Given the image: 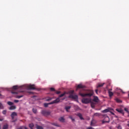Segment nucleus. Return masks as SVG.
Returning <instances> with one entry per match:
<instances>
[{
	"label": "nucleus",
	"instance_id": "34",
	"mask_svg": "<svg viewBox=\"0 0 129 129\" xmlns=\"http://www.w3.org/2000/svg\"><path fill=\"white\" fill-rule=\"evenodd\" d=\"M99 115H100V114L99 113H95L94 114V116H99Z\"/></svg>",
	"mask_w": 129,
	"mask_h": 129
},
{
	"label": "nucleus",
	"instance_id": "10",
	"mask_svg": "<svg viewBox=\"0 0 129 129\" xmlns=\"http://www.w3.org/2000/svg\"><path fill=\"white\" fill-rule=\"evenodd\" d=\"M80 88H82V89H83V88H85V87L84 86L82 85V84H79L77 86L76 90H77V89H80Z\"/></svg>",
	"mask_w": 129,
	"mask_h": 129
},
{
	"label": "nucleus",
	"instance_id": "13",
	"mask_svg": "<svg viewBox=\"0 0 129 129\" xmlns=\"http://www.w3.org/2000/svg\"><path fill=\"white\" fill-rule=\"evenodd\" d=\"M59 121H60L61 122H65V119L64 118V117H60L59 118Z\"/></svg>",
	"mask_w": 129,
	"mask_h": 129
},
{
	"label": "nucleus",
	"instance_id": "38",
	"mask_svg": "<svg viewBox=\"0 0 129 129\" xmlns=\"http://www.w3.org/2000/svg\"><path fill=\"white\" fill-rule=\"evenodd\" d=\"M2 113H3V114H7V110H3Z\"/></svg>",
	"mask_w": 129,
	"mask_h": 129
},
{
	"label": "nucleus",
	"instance_id": "8",
	"mask_svg": "<svg viewBox=\"0 0 129 129\" xmlns=\"http://www.w3.org/2000/svg\"><path fill=\"white\" fill-rule=\"evenodd\" d=\"M28 89H30L32 90H35L36 88L35 87V85H30L28 86Z\"/></svg>",
	"mask_w": 129,
	"mask_h": 129
},
{
	"label": "nucleus",
	"instance_id": "23",
	"mask_svg": "<svg viewBox=\"0 0 129 129\" xmlns=\"http://www.w3.org/2000/svg\"><path fill=\"white\" fill-rule=\"evenodd\" d=\"M29 126L31 129H33V127H34V124L30 123L29 124Z\"/></svg>",
	"mask_w": 129,
	"mask_h": 129
},
{
	"label": "nucleus",
	"instance_id": "53",
	"mask_svg": "<svg viewBox=\"0 0 129 129\" xmlns=\"http://www.w3.org/2000/svg\"><path fill=\"white\" fill-rule=\"evenodd\" d=\"M64 99H65V98L62 99V100H64Z\"/></svg>",
	"mask_w": 129,
	"mask_h": 129
},
{
	"label": "nucleus",
	"instance_id": "20",
	"mask_svg": "<svg viewBox=\"0 0 129 129\" xmlns=\"http://www.w3.org/2000/svg\"><path fill=\"white\" fill-rule=\"evenodd\" d=\"M65 94H66V93H63L59 95L58 98H59V99H60V98L63 97V96H64V95H65Z\"/></svg>",
	"mask_w": 129,
	"mask_h": 129
},
{
	"label": "nucleus",
	"instance_id": "7",
	"mask_svg": "<svg viewBox=\"0 0 129 129\" xmlns=\"http://www.w3.org/2000/svg\"><path fill=\"white\" fill-rule=\"evenodd\" d=\"M116 111L122 114V115H124V112L121 108H117L116 109Z\"/></svg>",
	"mask_w": 129,
	"mask_h": 129
},
{
	"label": "nucleus",
	"instance_id": "50",
	"mask_svg": "<svg viewBox=\"0 0 129 129\" xmlns=\"http://www.w3.org/2000/svg\"><path fill=\"white\" fill-rule=\"evenodd\" d=\"M24 128H25V129H28V128H27V127H25V126H24Z\"/></svg>",
	"mask_w": 129,
	"mask_h": 129
},
{
	"label": "nucleus",
	"instance_id": "21",
	"mask_svg": "<svg viewBox=\"0 0 129 129\" xmlns=\"http://www.w3.org/2000/svg\"><path fill=\"white\" fill-rule=\"evenodd\" d=\"M36 128L37 129H44L42 126L37 125H36Z\"/></svg>",
	"mask_w": 129,
	"mask_h": 129
},
{
	"label": "nucleus",
	"instance_id": "55",
	"mask_svg": "<svg viewBox=\"0 0 129 129\" xmlns=\"http://www.w3.org/2000/svg\"><path fill=\"white\" fill-rule=\"evenodd\" d=\"M2 96V94H0V96Z\"/></svg>",
	"mask_w": 129,
	"mask_h": 129
},
{
	"label": "nucleus",
	"instance_id": "45",
	"mask_svg": "<svg viewBox=\"0 0 129 129\" xmlns=\"http://www.w3.org/2000/svg\"><path fill=\"white\" fill-rule=\"evenodd\" d=\"M3 107V104H2L1 103H0V108H2Z\"/></svg>",
	"mask_w": 129,
	"mask_h": 129
},
{
	"label": "nucleus",
	"instance_id": "33",
	"mask_svg": "<svg viewBox=\"0 0 129 129\" xmlns=\"http://www.w3.org/2000/svg\"><path fill=\"white\" fill-rule=\"evenodd\" d=\"M124 110H125V111H126V112H127V113H128V114L129 111H128V109H127V108H124Z\"/></svg>",
	"mask_w": 129,
	"mask_h": 129
},
{
	"label": "nucleus",
	"instance_id": "14",
	"mask_svg": "<svg viewBox=\"0 0 129 129\" xmlns=\"http://www.w3.org/2000/svg\"><path fill=\"white\" fill-rule=\"evenodd\" d=\"M115 100L116 102H117V103H121V102H122V101H121V100L118 99V98H116L115 99Z\"/></svg>",
	"mask_w": 129,
	"mask_h": 129
},
{
	"label": "nucleus",
	"instance_id": "42",
	"mask_svg": "<svg viewBox=\"0 0 129 129\" xmlns=\"http://www.w3.org/2000/svg\"><path fill=\"white\" fill-rule=\"evenodd\" d=\"M17 129H24V126H20L19 128H18Z\"/></svg>",
	"mask_w": 129,
	"mask_h": 129
},
{
	"label": "nucleus",
	"instance_id": "2",
	"mask_svg": "<svg viewBox=\"0 0 129 129\" xmlns=\"http://www.w3.org/2000/svg\"><path fill=\"white\" fill-rule=\"evenodd\" d=\"M103 117H105L102 121V123H108L109 122V117L106 115H102Z\"/></svg>",
	"mask_w": 129,
	"mask_h": 129
},
{
	"label": "nucleus",
	"instance_id": "46",
	"mask_svg": "<svg viewBox=\"0 0 129 129\" xmlns=\"http://www.w3.org/2000/svg\"><path fill=\"white\" fill-rule=\"evenodd\" d=\"M98 90H95V92H96V93L97 94V93H98Z\"/></svg>",
	"mask_w": 129,
	"mask_h": 129
},
{
	"label": "nucleus",
	"instance_id": "9",
	"mask_svg": "<svg viewBox=\"0 0 129 129\" xmlns=\"http://www.w3.org/2000/svg\"><path fill=\"white\" fill-rule=\"evenodd\" d=\"M111 110V108H108L102 111V113H106L109 112V111Z\"/></svg>",
	"mask_w": 129,
	"mask_h": 129
},
{
	"label": "nucleus",
	"instance_id": "17",
	"mask_svg": "<svg viewBox=\"0 0 129 129\" xmlns=\"http://www.w3.org/2000/svg\"><path fill=\"white\" fill-rule=\"evenodd\" d=\"M104 85V83L99 84L97 86V88H99V87H102V86H103Z\"/></svg>",
	"mask_w": 129,
	"mask_h": 129
},
{
	"label": "nucleus",
	"instance_id": "52",
	"mask_svg": "<svg viewBox=\"0 0 129 129\" xmlns=\"http://www.w3.org/2000/svg\"><path fill=\"white\" fill-rule=\"evenodd\" d=\"M127 117H129V113L127 115Z\"/></svg>",
	"mask_w": 129,
	"mask_h": 129
},
{
	"label": "nucleus",
	"instance_id": "35",
	"mask_svg": "<svg viewBox=\"0 0 129 129\" xmlns=\"http://www.w3.org/2000/svg\"><path fill=\"white\" fill-rule=\"evenodd\" d=\"M117 129H122V127H121V125H118V126H117Z\"/></svg>",
	"mask_w": 129,
	"mask_h": 129
},
{
	"label": "nucleus",
	"instance_id": "12",
	"mask_svg": "<svg viewBox=\"0 0 129 129\" xmlns=\"http://www.w3.org/2000/svg\"><path fill=\"white\" fill-rule=\"evenodd\" d=\"M77 116H79V117H80L81 120H84V118L82 117V114L81 113H78Z\"/></svg>",
	"mask_w": 129,
	"mask_h": 129
},
{
	"label": "nucleus",
	"instance_id": "29",
	"mask_svg": "<svg viewBox=\"0 0 129 129\" xmlns=\"http://www.w3.org/2000/svg\"><path fill=\"white\" fill-rule=\"evenodd\" d=\"M70 108H71V106H68L66 107V109L67 111H68V110L70 109Z\"/></svg>",
	"mask_w": 129,
	"mask_h": 129
},
{
	"label": "nucleus",
	"instance_id": "54",
	"mask_svg": "<svg viewBox=\"0 0 129 129\" xmlns=\"http://www.w3.org/2000/svg\"><path fill=\"white\" fill-rule=\"evenodd\" d=\"M0 129H1V124H0Z\"/></svg>",
	"mask_w": 129,
	"mask_h": 129
},
{
	"label": "nucleus",
	"instance_id": "36",
	"mask_svg": "<svg viewBox=\"0 0 129 129\" xmlns=\"http://www.w3.org/2000/svg\"><path fill=\"white\" fill-rule=\"evenodd\" d=\"M50 89L51 91H56V90H55V88H50Z\"/></svg>",
	"mask_w": 129,
	"mask_h": 129
},
{
	"label": "nucleus",
	"instance_id": "56",
	"mask_svg": "<svg viewBox=\"0 0 129 129\" xmlns=\"http://www.w3.org/2000/svg\"><path fill=\"white\" fill-rule=\"evenodd\" d=\"M20 92H23V91H20Z\"/></svg>",
	"mask_w": 129,
	"mask_h": 129
},
{
	"label": "nucleus",
	"instance_id": "30",
	"mask_svg": "<svg viewBox=\"0 0 129 129\" xmlns=\"http://www.w3.org/2000/svg\"><path fill=\"white\" fill-rule=\"evenodd\" d=\"M32 111L34 112V113H37V109L35 108L32 109Z\"/></svg>",
	"mask_w": 129,
	"mask_h": 129
},
{
	"label": "nucleus",
	"instance_id": "44",
	"mask_svg": "<svg viewBox=\"0 0 129 129\" xmlns=\"http://www.w3.org/2000/svg\"><path fill=\"white\" fill-rule=\"evenodd\" d=\"M87 129H94V128H93V127H88V128H87Z\"/></svg>",
	"mask_w": 129,
	"mask_h": 129
},
{
	"label": "nucleus",
	"instance_id": "39",
	"mask_svg": "<svg viewBox=\"0 0 129 129\" xmlns=\"http://www.w3.org/2000/svg\"><path fill=\"white\" fill-rule=\"evenodd\" d=\"M70 94L73 95V93H74V90L70 91Z\"/></svg>",
	"mask_w": 129,
	"mask_h": 129
},
{
	"label": "nucleus",
	"instance_id": "15",
	"mask_svg": "<svg viewBox=\"0 0 129 129\" xmlns=\"http://www.w3.org/2000/svg\"><path fill=\"white\" fill-rule=\"evenodd\" d=\"M91 125L92 126H94L95 125V120L93 119L91 122Z\"/></svg>",
	"mask_w": 129,
	"mask_h": 129
},
{
	"label": "nucleus",
	"instance_id": "1",
	"mask_svg": "<svg viewBox=\"0 0 129 129\" xmlns=\"http://www.w3.org/2000/svg\"><path fill=\"white\" fill-rule=\"evenodd\" d=\"M79 94L82 97H85L86 96L91 97L93 95V91L82 89V90L80 91Z\"/></svg>",
	"mask_w": 129,
	"mask_h": 129
},
{
	"label": "nucleus",
	"instance_id": "25",
	"mask_svg": "<svg viewBox=\"0 0 129 129\" xmlns=\"http://www.w3.org/2000/svg\"><path fill=\"white\" fill-rule=\"evenodd\" d=\"M91 106L92 108H94L95 107V104L93 103H91Z\"/></svg>",
	"mask_w": 129,
	"mask_h": 129
},
{
	"label": "nucleus",
	"instance_id": "19",
	"mask_svg": "<svg viewBox=\"0 0 129 129\" xmlns=\"http://www.w3.org/2000/svg\"><path fill=\"white\" fill-rule=\"evenodd\" d=\"M93 101H94V102H98V97H95L93 99Z\"/></svg>",
	"mask_w": 129,
	"mask_h": 129
},
{
	"label": "nucleus",
	"instance_id": "47",
	"mask_svg": "<svg viewBox=\"0 0 129 129\" xmlns=\"http://www.w3.org/2000/svg\"><path fill=\"white\" fill-rule=\"evenodd\" d=\"M127 122L128 123V124H127V126H128V127H129V121H127Z\"/></svg>",
	"mask_w": 129,
	"mask_h": 129
},
{
	"label": "nucleus",
	"instance_id": "32",
	"mask_svg": "<svg viewBox=\"0 0 129 129\" xmlns=\"http://www.w3.org/2000/svg\"><path fill=\"white\" fill-rule=\"evenodd\" d=\"M53 99V98L48 97V99H46V101H50V100H52Z\"/></svg>",
	"mask_w": 129,
	"mask_h": 129
},
{
	"label": "nucleus",
	"instance_id": "27",
	"mask_svg": "<svg viewBox=\"0 0 129 129\" xmlns=\"http://www.w3.org/2000/svg\"><path fill=\"white\" fill-rule=\"evenodd\" d=\"M24 97V95H20V96H19V95H17L16 96V98H18V99H20L22 97Z\"/></svg>",
	"mask_w": 129,
	"mask_h": 129
},
{
	"label": "nucleus",
	"instance_id": "41",
	"mask_svg": "<svg viewBox=\"0 0 129 129\" xmlns=\"http://www.w3.org/2000/svg\"><path fill=\"white\" fill-rule=\"evenodd\" d=\"M60 93H61V92H60V91H56V94H60Z\"/></svg>",
	"mask_w": 129,
	"mask_h": 129
},
{
	"label": "nucleus",
	"instance_id": "22",
	"mask_svg": "<svg viewBox=\"0 0 129 129\" xmlns=\"http://www.w3.org/2000/svg\"><path fill=\"white\" fill-rule=\"evenodd\" d=\"M12 88L14 90H17V89H18L19 88V86H14Z\"/></svg>",
	"mask_w": 129,
	"mask_h": 129
},
{
	"label": "nucleus",
	"instance_id": "28",
	"mask_svg": "<svg viewBox=\"0 0 129 129\" xmlns=\"http://www.w3.org/2000/svg\"><path fill=\"white\" fill-rule=\"evenodd\" d=\"M7 104H8V105H13V104H14V103H13L11 101H8L7 102Z\"/></svg>",
	"mask_w": 129,
	"mask_h": 129
},
{
	"label": "nucleus",
	"instance_id": "24",
	"mask_svg": "<svg viewBox=\"0 0 129 129\" xmlns=\"http://www.w3.org/2000/svg\"><path fill=\"white\" fill-rule=\"evenodd\" d=\"M50 104H50V103H44V107H48V106Z\"/></svg>",
	"mask_w": 129,
	"mask_h": 129
},
{
	"label": "nucleus",
	"instance_id": "16",
	"mask_svg": "<svg viewBox=\"0 0 129 129\" xmlns=\"http://www.w3.org/2000/svg\"><path fill=\"white\" fill-rule=\"evenodd\" d=\"M9 109L10 110H14V109H16V106L12 105L10 108Z\"/></svg>",
	"mask_w": 129,
	"mask_h": 129
},
{
	"label": "nucleus",
	"instance_id": "31",
	"mask_svg": "<svg viewBox=\"0 0 129 129\" xmlns=\"http://www.w3.org/2000/svg\"><path fill=\"white\" fill-rule=\"evenodd\" d=\"M69 118L72 119V121H75V119L73 118V117H72V116H70Z\"/></svg>",
	"mask_w": 129,
	"mask_h": 129
},
{
	"label": "nucleus",
	"instance_id": "4",
	"mask_svg": "<svg viewBox=\"0 0 129 129\" xmlns=\"http://www.w3.org/2000/svg\"><path fill=\"white\" fill-rule=\"evenodd\" d=\"M41 113L43 114V115H50L51 112L46 110H42L41 111Z\"/></svg>",
	"mask_w": 129,
	"mask_h": 129
},
{
	"label": "nucleus",
	"instance_id": "6",
	"mask_svg": "<svg viewBox=\"0 0 129 129\" xmlns=\"http://www.w3.org/2000/svg\"><path fill=\"white\" fill-rule=\"evenodd\" d=\"M69 98H72L73 99H78V96L77 95H73L72 94H70L69 96Z\"/></svg>",
	"mask_w": 129,
	"mask_h": 129
},
{
	"label": "nucleus",
	"instance_id": "48",
	"mask_svg": "<svg viewBox=\"0 0 129 129\" xmlns=\"http://www.w3.org/2000/svg\"><path fill=\"white\" fill-rule=\"evenodd\" d=\"M111 114H112L113 115H114V113L111 112Z\"/></svg>",
	"mask_w": 129,
	"mask_h": 129
},
{
	"label": "nucleus",
	"instance_id": "37",
	"mask_svg": "<svg viewBox=\"0 0 129 129\" xmlns=\"http://www.w3.org/2000/svg\"><path fill=\"white\" fill-rule=\"evenodd\" d=\"M11 93H12V94H18V92H15L14 91H12Z\"/></svg>",
	"mask_w": 129,
	"mask_h": 129
},
{
	"label": "nucleus",
	"instance_id": "43",
	"mask_svg": "<svg viewBox=\"0 0 129 129\" xmlns=\"http://www.w3.org/2000/svg\"><path fill=\"white\" fill-rule=\"evenodd\" d=\"M14 102L18 103V102H19V100H15Z\"/></svg>",
	"mask_w": 129,
	"mask_h": 129
},
{
	"label": "nucleus",
	"instance_id": "5",
	"mask_svg": "<svg viewBox=\"0 0 129 129\" xmlns=\"http://www.w3.org/2000/svg\"><path fill=\"white\" fill-rule=\"evenodd\" d=\"M60 102V99L57 97L55 100L49 103V104H54V103H58Z\"/></svg>",
	"mask_w": 129,
	"mask_h": 129
},
{
	"label": "nucleus",
	"instance_id": "3",
	"mask_svg": "<svg viewBox=\"0 0 129 129\" xmlns=\"http://www.w3.org/2000/svg\"><path fill=\"white\" fill-rule=\"evenodd\" d=\"M82 102L83 103H85V104L90 103V102H91V99H90V98H83L82 100Z\"/></svg>",
	"mask_w": 129,
	"mask_h": 129
},
{
	"label": "nucleus",
	"instance_id": "40",
	"mask_svg": "<svg viewBox=\"0 0 129 129\" xmlns=\"http://www.w3.org/2000/svg\"><path fill=\"white\" fill-rule=\"evenodd\" d=\"M53 125H55V126H59V125H58V124H57L56 123H53Z\"/></svg>",
	"mask_w": 129,
	"mask_h": 129
},
{
	"label": "nucleus",
	"instance_id": "11",
	"mask_svg": "<svg viewBox=\"0 0 129 129\" xmlns=\"http://www.w3.org/2000/svg\"><path fill=\"white\" fill-rule=\"evenodd\" d=\"M17 112H12V113L11 114V117L12 119H14V118H15V116H17Z\"/></svg>",
	"mask_w": 129,
	"mask_h": 129
},
{
	"label": "nucleus",
	"instance_id": "49",
	"mask_svg": "<svg viewBox=\"0 0 129 129\" xmlns=\"http://www.w3.org/2000/svg\"><path fill=\"white\" fill-rule=\"evenodd\" d=\"M3 120H4V119L0 118V121H3Z\"/></svg>",
	"mask_w": 129,
	"mask_h": 129
},
{
	"label": "nucleus",
	"instance_id": "26",
	"mask_svg": "<svg viewBox=\"0 0 129 129\" xmlns=\"http://www.w3.org/2000/svg\"><path fill=\"white\" fill-rule=\"evenodd\" d=\"M9 127V125L8 124H6V125H4V126H3V129H7Z\"/></svg>",
	"mask_w": 129,
	"mask_h": 129
},
{
	"label": "nucleus",
	"instance_id": "18",
	"mask_svg": "<svg viewBox=\"0 0 129 129\" xmlns=\"http://www.w3.org/2000/svg\"><path fill=\"white\" fill-rule=\"evenodd\" d=\"M109 97H111L113 95V93L110 91H108Z\"/></svg>",
	"mask_w": 129,
	"mask_h": 129
},
{
	"label": "nucleus",
	"instance_id": "51",
	"mask_svg": "<svg viewBox=\"0 0 129 129\" xmlns=\"http://www.w3.org/2000/svg\"><path fill=\"white\" fill-rule=\"evenodd\" d=\"M28 93L32 94V93H33V92H28Z\"/></svg>",
	"mask_w": 129,
	"mask_h": 129
}]
</instances>
